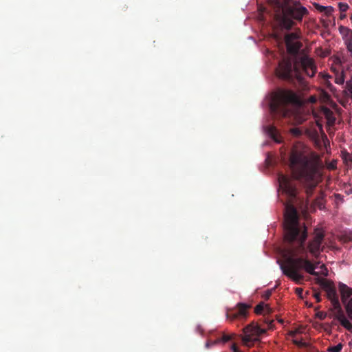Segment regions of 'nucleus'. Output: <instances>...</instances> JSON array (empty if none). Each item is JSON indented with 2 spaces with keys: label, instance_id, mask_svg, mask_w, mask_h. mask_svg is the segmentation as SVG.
<instances>
[{
  "label": "nucleus",
  "instance_id": "f704fd0d",
  "mask_svg": "<svg viewBox=\"0 0 352 352\" xmlns=\"http://www.w3.org/2000/svg\"><path fill=\"white\" fill-rule=\"evenodd\" d=\"M302 292H303V289L300 287H297L296 288V293L298 295V296H301L302 294Z\"/></svg>",
  "mask_w": 352,
  "mask_h": 352
},
{
  "label": "nucleus",
  "instance_id": "aec40b11",
  "mask_svg": "<svg viewBox=\"0 0 352 352\" xmlns=\"http://www.w3.org/2000/svg\"><path fill=\"white\" fill-rule=\"evenodd\" d=\"M335 82L338 85H343L344 82V72H342L340 74H337L336 78H335Z\"/></svg>",
  "mask_w": 352,
  "mask_h": 352
},
{
  "label": "nucleus",
  "instance_id": "79ce46f5",
  "mask_svg": "<svg viewBox=\"0 0 352 352\" xmlns=\"http://www.w3.org/2000/svg\"><path fill=\"white\" fill-rule=\"evenodd\" d=\"M274 140H276V142H279V141H278L277 139H276L274 137Z\"/></svg>",
  "mask_w": 352,
  "mask_h": 352
},
{
  "label": "nucleus",
  "instance_id": "f3484780",
  "mask_svg": "<svg viewBox=\"0 0 352 352\" xmlns=\"http://www.w3.org/2000/svg\"><path fill=\"white\" fill-rule=\"evenodd\" d=\"M331 302L333 305V309L336 311V316H340L341 314H344L338 298L333 300Z\"/></svg>",
  "mask_w": 352,
  "mask_h": 352
},
{
  "label": "nucleus",
  "instance_id": "a19ab883",
  "mask_svg": "<svg viewBox=\"0 0 352 352\" xmlns=\"http://www.w3.org/2000/svg\"><path fill=\"white\" fill-rule=\"evenodd\" d=\"M296 334V332H291V335L294 336Z\"/></svg>",
  "mask_w": 352,
  "mask_h": 352
},
{
  "label": "nucleus",
  "instance_id": "6e6552de",
  "mask_svg": "<svg viewBox=\"0 0 352 352\" xmlns=\"http://www.w3.org/2000/svg\"><path fill=\"white\" fill-rule=\"evenodd\" d=\"M324 238V231L321 228H315L313 239L309 242L307 248L305 246L307 250V253L309 251L313 256L317 257L322 250L321 249V245Z\"/></svg>",
  "mask_w": 352,
  "mask_h": 352
},
{
  "label": "nucleus",
  "instance_id": "9b49d317",
  "mask_svg": "<svg viewBox=\"0 0 352 352\" xmlns=\"http://www.w3.org/2000/svg\"><path fill=\"white\" fill-rule=\"evenodd\" d=\"M250 306L245 303H239L235 309H230L226 313V318L231 320L246 319Z\"/></svg>",
  "mask_w": 352,
  "mask_h": 352
},
{
  "label": "nucleus",
  "instance_id": "72a5a7b5",
  "mask_svg": "<svg viewBox=\"0 0 352 352\" xmlns=\"http://www.w3.org/2000/svg\"><path fill=\"white\" fill-rule=\"evenodd\" d=\"M294 343L296 345H298V346H304V343L301 340H294Z\"/></svg>",
  "mask_w": 352,
  "mask_h": 352
},
{
  "label": "nucleus",
  "instance_id": "2eb2a0df",
  "mask_svg": "<svg viewBox=\"0 0 352 352\" xmlns=\"http://www.w3.org/2000/svg\"><path fill=\"white\" fill-rule=\"evenodd\" d=\"M324 193L320 190L318 196L314 199L312 203V206L314 207H318L319 209L322 210L324 208Z\"/></svg>",
  "mask_w": 352,
  "mask_h": 352
},
{
  "label": "nucleus",
  "instance_id": "e433bc0d",
  "mask_svg": "<svg viewBox=\"0 0 352 352\" xmlns=\"http://www.w3.org/2000/svg\"><path fill=\"white\" fill-rule=\"evenodd\" d=\"M281 1L283 3V8H284V6H285L287 5L290 4V3H291L290 0H281Z\"/></svg>",
  "mask_w": 352,
  "mask_h": 352
},
{
  "label": "nucleus",
  "instance_id": "bb28decb",
  "mask_svg": "<svg viewBox=\"0 0 352 352\" xmlns=\"http://www.w3.org/2000/svg\"><path fill=\"white\" fill-rule=\"evenodd\" d=\"M291 133L295 136H299L301 135V131L298 128H293L291 129Z\"/></svg>",
  "mask_w": 352,
  "mask_h": 352
},
{
  "label": "nucleus",
  "instance_id": "b1692460",
  "mask_svg": "<svg viewBox=\"0 0 352 352\" xmlns=\"http://www.w3.org/2000/svg\"><path fill=\"white\" fill-rule=\"evenodd\" d=\"M314 6L316 10L320 12H323L324 10H328L329 12L331 10V7H325L318 3H315Z\"/></svg>",
  "mask_w": 352,
  "mask_h": 352
},
{
  "label": "nucleus",
  "instance_id": "2f4dec72",
  "mask_svg": "<svg viewBox=\"0 0 352 352\" xmlns=\"http://www.w3.org/2000/svg\"><path fill=\"white\" fill-rule=\"evenodd\" d=\"M343 195L340 194H335V198L337 201H343Z\"/></svg>",
  "mask_w": 352,
  "mask_h": 352
},
{
  "label": "nucleus",
  "instance_id": "a211bd4d",
  "mask_svg": "<svg viewBox=\"0 0 352 352\" xmlns=\"http://www.w3.org/2000/svg\"><path fill=\"white\" fill-rule=\"evenodd\" d=\"M299 38V34L297 32H292L287 34L285 36V42H295Z\"/></svg>",
  "mask_w": 352,
  "mask_h": 352
},
{
  "label": "nucleus",
  "instance_id": "4be33fe9",
  "mask_svg": "<svg viewBox=\"0 0 352 352\" xmlns=\"http://www.w3.org/2000/svg\"><path fill=\"white\" fill-rule=\"evenodd\" d=\"M343 345L341 343L338 344L336 346H330L328 348L329 352H340L342 349Z\"/></svg>",
  "mask_w": 352,
  "mask_h": 352
},
{
  "label": "nucleus",
  "instance_id": "a878e982",
  "mask_svg": "<svg viewBox=\"0 0 352 352\" xmlns=\"http://www.w3.org/2000/svg\"><path fill=\"white\" fill-rule=\"evenodd\" d=\"M232 338V336L224 334L219 339L221 340V342L226 343V342L231 340Z\"/></svg>",
  "mask_w": 352,
  "mask_h": 352
},
{
  "label": "nucleus",
  "instance_id": "423d86ee",
  "mask_svg": "<svg viewBox=\"0 0 352 352\" xmlns=\"http://www.w3.org/2000/svg\"><path fill=\"white\" fill-rule=\"evenodd\" d=\"M265 333V329H263L253 322L247 325L243 328L244 335L242 336L243 345L249 348L252 346L254 342L259 340V336Z\"/></svg>",
  "mask_w": 352,
  "mask_h": 352
},
{
  "label": "nucleus",
  "instance_id": "f8f14e48",
  "mask_svg": "<svg viewBox=\"0 0 352 352\" xmlns=\"http://www.w3.org/2000/svg\"><path fill=\"white\" fill-rule=\"evenodd\" d=\"M339 30L342 36L348 51L352 54V30L341 25L339 28Z\"/></svg>",
  "mask_w": 352,
  "mask_h": 352
},
{
  "label": "nucleus",
  "instance_id": "f257e3e1",
  "mask_svg": "<svg viewBox=\"0 0 352 352\" xmlns=\"http://www.w3.org/2000/svg\"><path fill=\"white\" fill-rule=\"evenodd\" d=\"M284 228L285 261L280 265L283 273L297 284L304 280L302 270L316 277L327 276L329 272L324 264L319 265L320 262H312L307 258V228L299 222L298 212L292 205L285 207Z\"/></svg>",
  "mask_w": 352,
  "mask_h": 352
},
{
  "label": "nucleus",
  "instance_id": "1a4fd4ad",
  "mask_svg": "<svg viewBox=\"0 0 352 352\" xmlns=\"http://www.w3.org/2000/svg\"><path fill=\"white\" fill-rule=\"evenodd\" d=\"M284 10L292 19L298 21H301L303 16L309 13L308 10L302 6L298 1H294L292 2V5L284 6Z\"/></svg>",
  "mask_w": 352,
  "mask_h": 352
},
{
  "label": "nucleus",
  "instance_id": "58836bf2",
  "mask_svg": "<svg viewBox=\"0 0 352 352\" xmlns=\"http://www.w3.org/2000/svg\"><path fill=\"white\" fill-rule=\"evenodd\" d=\"M333 12V8L331 7V10L329 12L328 10H324V12H323L326 16H329Z\"/></svg>",
  "mask_w": 352,
  "mask_h": 352
},
{
  "label": "nucleus",
  "instance_id": "5701e85b",
  "mask_svg": "<svg viewBox=\"0 0 352 352\" xmlns=\"http://www.w3.org/2000/svg\"><path fill=\"white\" fill-rule=\"evenodd\" d=\"M219 343H221V340L219 339V338H217V339H216L214 340H208L206 342V347L207 349H209L210 347L213 346H214L216 344H218Z\"/></svg>",
  "mask_w": 352,
  "mask_h": 352
},
{
  "label": "nucleus",
  "instance_id": "c756f323",
  "mask_svg": "<svg viewBox=\"0 0 352 352\" xmlns=\"http://www.w3.org/2000/svg\"><path fill=\"white\" fill-rule=\"evenodd\" d=\"M314 297L316 298L317 302H320L321 301L320 293L319 292H315L314 294Z\"/></svg>",
  "mask_w": 352,
  "mask_h": 352
},
{
  "label": "nucleus",
  "instance_id": "6ab92c4d",
  "mask_svg": "<svg viewBox=\"0 0 352 352\" xmlns=\"http://www.w3.org/2000/svg\"><path fill=\"white\" fill-rule=\"evenodd\" d=\"M327 298L330 300V301H333L334 299H338V296L336 293V287H334L333 289L326 292Z\"/></svg>",
  "mask_w": 352,
  "mask_h": 352
},
{
  "label": "nucleus",
  "instance_id": "ddd939ff",
  "mask_svg": "<svg viewBox=\"0 0 352 352\" xmlns=\"http://www.w3.org/2000/svg\"><path fill=\"white\" fill-rule=\"evenodd\" d=\"M314 280L316 284L319 285L325 291V292H327L335 287L333 283L329 280L320 277H316Z\"/></svg>",
  "mask_w": 352,
  "mask_h": 352
},
{
  "label": "nucleus",
  "instance_id": "7ed1b4c3",
  "mask_svg": "<svg viewBox=\"0 0 352 352\" xmlns=\"http://www.w3.org/2000/svg\"><path fill=\"white\" fill-rule=\"evenodd\" d=\"M299 67L309 77H313L317 71V67L314 59L307 55H304L294 65L289 58L283 59L279 62L276 73L278 78L283 80L293 81L294 71L298 74L299 73Z\"/></svg>",
  "mask_w": 352,
  "mask_h": 352
},
{
  "label": "nucleus",
  "instance_id": "cd10ccee",
  "mask_svg": "<svg viewBox=\"0 0 352 352\" xmlns=\"http://www.w3.org/2000/svg\"><path fill=\"white\" fill-rule=\"evenodd\" d=\"M272 312V309L269 306V305L265 304V307L263 311V314H270Z\"/></svg>",
  "mask_w": 352,
  "mask_h": 352
},
{
  "label": "nucleus",
  "instance_id": "7c9ffc66",
  "mask_svg": "<svg viewBox=\"0 0 352 352\" xmlns=\"http://www.w3.org/2000/svg\"><path fill=\"white\" fill-rule=\"evenodd\" d=\"M339 7L342 12H345L349 8L348 5L346 3H340Z\"/></svg>",
  "mask_w": 352,
  "mask_h": 352
},
{
  "label": "nucleus",
  "instance_id": "f03ea898",
  "mask_svg": "<svg viewBox=\"0 0 352 352\" xmlns=\"http://www.w3.org/2000/svg\"><path fill=\"white\" fill-rule=\"evenodd\" d=\"M289 162L293 178L302 184L307 199L311 198L322 180L318 162L309 158L301 149L294 147L290 153Z\"/></svg>",
  "mask_w": 352,
  "mask_h": 352
},
{
  "label": "nucleus",
  "instance_id": "ea45409f",
  "mask_svg": "<svg viewBox=\"0 0 352 352\" xmlns=\"http://www.w3.org/2000/svg\"><path fill=\"white\" fill-rule=\"evenodd\" d=\"M270 295H271V292H268L266 294V295H265V298H268L270 296Z\"/></svg>",
  "mask_w": 352,
  "mask_h": 352
},
{
  "label": "nucleus",
  "instance_id": "20e7f679",
  "mask_svg": "<svg viewBox=\"0 0 352 352\" xmlns=\"http://www.w3.org/2000/svg\"><path fill=\"white\" fill-rule=\"evenodd\" d=\"M300 104V101L295 92L280 89L273 94L270 107L271 112L275 116L287 118L292 115V106Z\"/></svg>",
  "mask_w": 352,
  "mask_h": 352
},
{
  "label": "nucleus",
  "instance_id": "0eeeda50",
  "mask_svg": "<svg viewBox=\"0 0 352 352\" xmlns=\"http://www.w3.org/2000/svg\"><path fill=\"white\" fill-rule=\"evenodd\" d=\"M278 181L280 188L287 195L289 201H293L296 198L298 194V189L295 182L283 174L278 175Z\"/></svg>",
  "mask_w": 352,
  "mask_h": 352
},
{
  "label": "nucleus",
  "instance_id": "393cba45",
  "mask_svg": "<svg viewBox=\"0 0 352 352\" xmlns=\"http://www.w3.org/2000/svg\"><path fill=\"white\" fill-rule=\"evenodd\" d=\"M346 91L352 97V78L351 80L347 81L346 83Z\"/></svg>",
  "mask_w": 352,
  "mask_h": 352
},
{
  "label": "nucleus",
  "instance_id": "4468645a",
  "mask_svg": "<svg viewBox=\"0 0 352 352\" xmlns=\"http://www.w3.org/2000/svg\"><path fill=\"white\" fill-rule=\"evenodd\" d=\"M288 52L292 55H296L298 53L300 49L302 47V44L300 41L295 42H286L285 43Z\"/></svg>",
  "mask_w": 352,
  "mask_h": 352
},
{
  "label": "nucleus",
  "instance_id": "412c9836",
  "mask_svg": "<svg viewBox=\"0 0 352 352\" xmlns=\"http://www.w3.org/2000/svg\"><path fill=\"white\" fill-rule=\"evenodd\" d=\"M265 307V304L264 302H260L255 307L254 312L256 314H263Z\"/></svg>",
  "mask_w": 352,
  "mask_h": 352
},
{
  "label": "nucleus",
  "instance_id": "9d476101",
  "mask_svg": "<svg viewBox=\"0 0 352 352\" xmlns=\"http://www.w3.org/2000/svg\"><path fill=\"white\" fill-rule=\"evenodd\" d=\"M338 289L341 296V300L344 305L348 317L352 320V288L343 283H339Z\"/></svg>",
  "mask_w": 352,
  "mask_h": 352
},
{
  "label": "nucleus",
  "instance_id": "37998d69",
  "mask_svg": "<svg viewBox=\"0 0 352 352\" xmlns=\"http://www.w3.org/2000/svg\"><path fill=\"white\" fill-rule=\"evenodd\" d=\"M279 322L283 323V320H279Z\"/></svg>",
  "mask_w": 352,
  "mask_h": 352
},
{
  "label": "nucleus",
  "instance_id": "c03bdc74",
  "mask_svg": "<svg viewBox=\"0 0 352 352\" xmlns=\"http://www.w3.org/2000/svg\"><path fill=\"white\" fill-rule=\"evenodd\" d=\"M350 19H351V20L352 21V15L351 16Z\"/></svg>",
  "mask_w": 352,
  "mask_h": 352
},
{
  "label": "nucleus",
  "instance_id": "c85d7f7f",
  "mask_svg": "<svg viewBox=\"0 0 352 352\" xmlns=\"http://www.w3.org/2000/svg\"><path fill=\"white\" fill-rule=\"evenodd\" d=\"M274 320L266 319L265 322L267 324L268 329H272L274 327Z\"/></svg>",
  "mask_w": 352,
  "mask_h": 352
},
{
  "label": "nucleus",
  "instance_id": "dca6fc26",
  "mask_svg": "<svg viewBox=\"0 0 352 352\" xmlns=\"http://www.w3.org/2000/svg\"><path fill=\"white\" fill-rule=\"evenodd\" d=\"M335 318L340 321L342 327L348 331H352V324L346 318L344 314L340 316H335Z\"/></svg>",
  "mask_w": 352,
  "mask_h": 352
},
{
  "label": "nucleus",
  "instance_id": "39448f33",
  "mask_svg": "<svg viewBox=\"0 0 352 352\" xmlns=\"http://www.w3.org/2000/svg\"><path fill=\"white\" fill-rule=\"evenodd\" d=\"M275 12V19L282 28L289 30L294 25L292 19L285 12L281 0H268Z\"/></svg>",
  "mask_w": 352,
  "mask_h": 352
},
{
  "label": "nucleus",
  "instance_id": "c9c22d12",
  "mask_svg": "<svg viewBox=\"0 0 352 352\" xmlns=\"http://www.w3.org/2000/svg\"><path fill=\"white\" fill-rule=\"evenodd\" d=\"M344 159L352 162V156L348 153L345 154Z\"/></svg>",
  "mask_w": 352,
  "mask_h": 352
},
{
  "label": "nucleus",
  "instance_id": "4c0bfd02",
  "mask_svg": "<svg viewBox=\"0 0 352 352\" xmlns=\"http://www.w3.org/2000/svg\"><path fill=\"white\" fill-rule=\"evenodd\" d=\"M325 316H326V314H324L323 312H320V313L318 314V317L321 320L324 319Z\"/></svg>",
  "mask_w": 352,
  "mask_h": 352
},
{
  "label": "nucleus",
  "instance_id": "473e14b6",
  "mask_svg": "<svg viewBox=\"0 0 352 352\" xmlns=\"http://www.w3.org/2000/svg\"><path fill=\"white\" fill-rule=\"evenodd\" d=\"M233 352H241L236 344H233L231 347Z\"/></svg>",
  "mask_w": 352,
  "mask_h": 352
}]
</instances>
